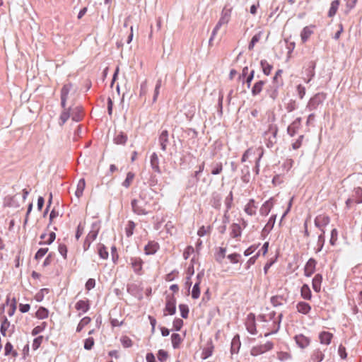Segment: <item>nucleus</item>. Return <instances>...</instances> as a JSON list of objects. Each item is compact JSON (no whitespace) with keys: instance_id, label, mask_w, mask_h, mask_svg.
I'll return each mask as SVG.
<instances>
[{"instance_id":"f257e3e1","label":"nucleus","mask_w":362,"mask_h":362,"mask_svg":"<svg viewBox=\"0 0 362 362\" xmlns=\"http://www.w3.org/2000/svg\"><path fill=\"white\" fill-rule=\"evenodd\" d=\"M278 131L279 128L277 125L271 124L269 125L267 130L264 132L263 136L265 138V144L267 148H272L276 143Z\"/></svg>"},{"instance_id":"f03ea898","label":"nucleus","mask_w":362,"mask_h":362,"mask_svg":"<svg viewBox=\"0 0 362 362\" xmlns=\"http://www.w3.org/2000/svg\"><path fill=\"white\" fill-rule=\"evenodd\" d=\"M139 199H133L131 202L132 211L137 215H146L148 211L146 209V202L144 201L143 194H139Z\"/></svg>"},{"instance_id":"7ed1b4c3","label":"nucleus","mask_w":362,"mask_h":362,"mask_svg":"<svg viewBox=\"0 0 362 362\" xmlns=\"http://www.w3.org/2000/svg\"><path fill=\"white\" fill-rule=\"evenodd\" d=\"M99 230V223L97 222L93 223L91 225V230L88 233L83 244L84 251H87L90 248L91 243L96 239Z\"/></svg>"},{"instance_id":"20e7f679","label":"nucleus","mask_w":362,"mask_h":362,"mask_svg":"<svg viewBox=\"0 0 362 362\" xmlns=\"http://www.w3.org/2000/svg\"><path fill=\"white\" fill-rule=\"evenodd\" d=\"M232 11L233 7L229 4H226L223 8L222 9L221 13V17L214 28H216L218 30H220L221 27L223 25L228 24L230 20Z\"/></svg>"},{"instance_id":"39448f33","label":"nucleus","mask_w":362,"mask_h":362,"mask_svg":"<svg viewBox=\"0 0 362 362\" xmlns=\"http://www.w3.org/2000/svg\"><path fill=\"white\" fill-rule=\"evenodd\" d=\"M327 98V94L320 92L315 94L308 101L306 109L310 111L316 110L319 105H322Z\"/></svg>"},{"instance_id":"423d86ee","label":"nucleus","mask_w":362,"mask_h":362,"mask_svg":"<svg viewBox=\"0 0 362 362\" xmlns=\"http://www.w3.org/2000/svg\"><path fill=\"white\" fill-rule=\"evenodd\" d=\"M164 316L173 315L176 313V298L174 295H168L165 299V306L163 310Z\"/></svg>"},{"instance_id":"0eeeda50","label":"nucleus","mask_w":362,"mask_h":362,"mask_svg":"<svg viewBox=\"0 0 362 362\" xmlns=\"http://www.w3.org/2000/svg\"><path fill=\"white\" fill-rule=\"evenodd\" d=\"M128 263L131 265L134 272L136 275L141 276L144 274L143 265L144 262L141 257H132L129 258Z\"/></svg>"},{"instance_id":"6e6552de","label":"nucleus","mask_w":362,"mask_h":362,"mask_svg":"<svg viewBox=\"0 0 362 362\" xmlns=\"http://www.w3.org/2000/svg\"><path fill=\"white\" fill-rule=\"evenodd\" d=\"M273 348V342L269 341L264 344L253 346L250 350V354L257 356L272 350Z\"/></svg>"},{"instance_id":"1a4fd4ad","label":"nucleus","mask_w":362,"mask_h":362,"mask_svg":"<svg viewBox=\"0 0 362 362\" xmlns=\"http://www.w3.org/2000/svg\"><path fill=\"white\" fill-rule=\"evenodd\" d=\"M72 83L71 82L64 84L62 89L60 93V98H61V107L63 110L69 109V107H66V100L68 99V95L70 92V90L72 88Z\"/></svg>"},{"instance_id":"9d476101","label":"nucleus","mask_w":362,"mask_h":362,"mask_svg":"<svg viewBox=\"0 0 362 362\" xmlns=\"http://www.w3.org/2000/svg\"><path fill=\"white\" fill-rule=\"evenodd\" d=\"M288 292H286L276 294L270 298V303L274 307H278L282 305L284 303H286L288 300Z\"/></svg>"},{"instance_id":"9b49d317","label":"nucleus","mask_w":362,"mask_h":362,"mask_svg":"<svg viewBox=\"0 0 362 362\" xmlns=\"http://www.w3.org/2000/svg\"><path fill=\"white\" fill-rule=\"evenodd\" d=\"M276 215L273 214L270 216L269 218L267 224L263 228L262 232H261V238L262 240H264L267 236L269 235V233L271 232V230L273 229L274 226L276 222Z\"/></svg>"},{"instance_id":"f8f14e48","label":"nucleus","mask_w":362,"mask_h":362,"mask_svg":"<svg viewBox=\"0 0 362 362\" xmlns=\"http://www.w3.org/2000/svg\"><path fill=\"white\" fill-rule=\"evenodd\" d=\"M317 262L314 258H310L304 267V275L310 277L315 272Z\"/></svg>"},{"instance_id":"ddd939ff","label":"nucleus","mask_w":362,"mask_h":362,"mask_svg":"<svg viewBox=\"0 0 362 362\" xmlns=\"http://www.w3.org/2000/svg\"><path fill=\"white\" fill-rule=\"evenodd\" d=\"M112 141L116 145L125 146L128 141V136L122 131H116Z\"/></svg>"},{"instance_id":"4468645a","label":"nucleus","mask_w":362,"mask_h":362,"mask_svg":"<svg viewBox=\"0 0 362 362\" xmlns=\"http://www.w3.org/2000/svg\"><path fill=\"white\" fill-rule=\"evenodd\" d=\"M221 200L222 195L219 192L215 191L211 194L209 204L214 209L220 210L221 206Z\"/></svg>"},{"instance_id":"2eb2a0df","label":"nucleus","mask_w":362,"mask_h":362,"mask_svg":"<svg viewBox=\"0 0 362 362\" xmlns=\"http://www.w3.org/2000/svg\"><path fill=\"white\" fill-rule=\"evenodd\" d=\"M329 222L330 218L325 215H319L316 216L314 220L315 226L320 230H325V227L327 226Z\"/></svg>"},{"instance_id":"dca6fc26","label":"nucleus","mask_w":362,"mask_h":362,"mask_svg":"<svg viewBox=\"0 0 362 362\" xmlns=\"http://www.w3.org/2000/svg\"><path fill=\"white\" fill-rule=\"evenodd\" d=\"M274 202L275 199L274 197H271L267 200L259 209L260 215L263 216H267L273 208Z\"/></svg>"},{"instance_id":"f3484780","label":"nucleus","mask_w":362,"mask_h":362,"mask_svg":"<svg viewBox=\"0 0 362 362\" xmlns=\"http://www.w3.org/2000/svg\"><path fill=\"white\" fill-rule=\"evenodd\" d=\"M296 344L301 349H305L310 344L311 340L309 337L303 334H297L294 337Z\"/></svg>"},{"instance_id":"a211bd4d","label":"nucleus","mask_w":362,"mask_h":362,"mask_svg":"<svg viewBox=\"0 0 362 362\" xmlns=\"http://www.w3.org/2000/svg\"><path fill=\"white\" fill-rule=\"evenodd\" d=\"M301 117H297L288 127L287 133L290 136H294L301 127Z\"/></svg>"},{"instance_id":"6ab92c4d","label":"nucleus","mask_w":362,"mask_h":362,"mask_svg":"<svg viewBox=\"0 0 362 362\" xmlns=\"http://www.w3.org/2000/svg\"><path fill=\"white\" fill-rule=\"evenodd\" d=\"M159 249L160 245L157 242L150 240L144 247V253L146 255H152L156 254Z\"/></svg>"},{"instance_id":"aec40b11","label":"nucleus","mask_w":362,"mask_h":362,"mask_svg":"<svg viewBox=\"0 0 362 362\" xmlns=\"http://www.w3.org/2000/svg\"><path fill=\"white\" fill-rule=\"evenodd\" d=\"M283 84L284 83H277L270 85L267 89V93L269 98L274 100H276L279 95V89Z\"/></svg>"},{"instance_id":"412c9836","label":"nucleus","mask_w":362,"mask_h":362,"mask_svg":"<svg viewBox=\"0 0 362 362\" xmlns=\"http://www.w3.org/2000/svg\"><path fill=\"white\" fill-rule=\"evenodd\" d=\"M83 108L81 105L74 107H71V117L72 120L77 122L81 121L83 117Z\"/></svg>"},{"instance_id":"4be33fe9","label":"nucleus","mask_w":362,"mask_h":362,"mask_svg":"<svg viewBox=\"0 0 362 362\" xmlns=\"http://www.w3.org/2000/svg\"><path fill=\"white\" fill-rule=\"evenodd\" d=\"M241 346V342L240 339V335L236 334L233 338L232 339L230 344V354L232 355L236 354L239 352V350Z\"/></svg>"},{"instance_id":"5701e85b","label":"nucleus","mask_w":362,"mask_h":362,"mask_svg":"<svg viewBox=\"0 0 362 362\" xmlns=\"http://www.w3.org/2000/svg\"><path fill=\"white\" fill-rule=\"evenodd\" d=\"M168 135V131L166 129L163 130L159 135L158 141L160 146V148L163 151H166L167 146L169 143Z\"/></svg>"},{"instance_id":"b1692460","label":"nucleus","mask_w":362,"mask_h":362,"mask_svg":"<svg viewBox=\"0 0 362 362\" xmlns=\"http://www.w3.org/2000/svg\"><path fill=\"white\" fill-rule=\"evenodd\" d=\"M150 164L152 170L158 173L161 174V170L159 165V158L156 153H153L150 157Z\"/></svg>"},{"instance_id":"393cba45","label":"nucleus","mask_w":362,"mask_h":362,"mask_svg":"<svg viewBox=\"0 0 362 362\" xmlns=\"http://www.w3.org/2000/svg\"><path fill=\"white\" fill-rule=\"evenodd\" d=\"M248 322L246 325V328L248 332L252 334L257 333L256 325H255V315L253 313H250L247 315Z\"/></svg>"},{"instance_id":"a878e982","label":"nucleus","mask_w":362,"mask_h":362,"mask_svg":"<svg viewBox=\"0 0 362 362\" xmlns=\"http://www.w3.org/2000/svg\"><path fill=\"white\" fill-rule=\"evenodd\" d=\"M315 68H316V62L310 61L308 63V67L305 70L306 76L308 79L305 81L306 83H309L315 76Z\"/></svg>"},{"instance_id":"bb28decb","label":"nucleus","mask_w":362,"mask_h":362,"mask_svg":"<svg viewBox=\"0 0 362 362\" xmlns=\"http://www.w3.org/2000/svg\"><path fill=\"white\" fill-rule=\"evenodd\" d=\"M209 168L211 170L210 173L211 175H218L222 173L223 169V165L221 162L214 161L209 165Z\"/></svg>"},{"instance_id":"cd10ccee","label":"nucleus","mask_w":362,"mask_h":362,"mask_svg":"<svg viewBox=\"0 0 362 362\" xmlns=\"http://www.w3.org/2000/svg\"><path fill=\"white\" fill-rule=\"evenodd\" d=\"M333 338V334L327 331H322L319 334L320 342L322 344L329 345Z\"/></svg>"},{"instance_id":"c85d7f7f","label":"nucleus","mask_w":362,"mask_h":362,"mask_svg":"<svg viewBox=\"0 0 362 362\" xmlns=\"http://www.w3.org/2000/svg\"><path fill=\"white\" fill-rule=\"evenodd\" d=\"M257 206L255 204L254 199H250L248 203L245 205L244 211L249 216H254L256 214V209Z\"/></svg>"},{"instance_id":"c756f323","label":"nucleus","mask_w":362,"mask_h":362,"mask_svg":"<svg viewBox=\"0 0 362 362\" xmlns=\"http://www.w3.org/2000/svg\"><path fill=\"white\" fill-rule=\"evenodd\" d=\"M214 346L211 339L207 341L206 346L203 349L202 358L206 359L210 357L214 351Z\"/></svg>"},{"instance_id":"7c9ffc66","label":"nucleus","mask_w":362,"mask_h":362,"mask_svg":"<svg viewBox=\"0 0 362 362\" xmlns=\"http://www.w3.org/2000/svg\"><path fill=\"white\" fill-rule=\"evenodd\" d=\"M297 311L303 315H308L311 310V306L309 303L300 301L296 305Z\"/></svg>"},{"instance_id":"2f4dec72","label":"nucleus","mask_w":362,"mask_h":362,"mask_svg":"<svg viewBox=\"0 0 362 362\" xmlns=\"http://www.w3.org/2000/svg\"><path fill=\"white\" fill-rule=\"evenodd\" d=\"M241 180L243 182L247 184L250 182V167L247 165H244L240 170Z\"/></svg>"},{"instance_id":"473e14b6","label":"nucleus","mask_w":362,"mask_h":362,"mask_svg":"<svg viewBox=\"0 0 362 362\" xmlns=\"http://www.w3.org/2000/svg\"><path fill=\"white\" fill-rule=\"evenodd\" d=\"M322 282V275L320 274H315L312 281V286H313V290L316 293L320 292Z\"/></svg>"},{"instance_id":"72a5a7b5","label":"nucleus","mask_w":362,"mask_h":362,"mask_svg":"<svg viewBox=\"0 0 362 362\" xmlns=\"http://www.w3.org/2000/svg\"><path fill=\"white\" fill-rule=\"evenodd\" d=\"M75 308L77 310H81L83 313L88 312L90 309V300L88 299L78 300L75 305Z\"/></svg>"},{"instance_id":"f704fd0d","label":"nucleus","mask_w":362,"mask_h":362,"mask_svg":"<svg viewBox=\"0 0 362 362\" xmlns=\"http://www.w3.org/2000/svg\"><path fill=\"white\" fill-rule=\"evenodd\" d=\"M231 231L230 233V235L233 238H238L241 236L242 234V227L240 224L233 223L230 226Z\"/></svg>"},{"instance_id":"c9c22d12","label":"nucleus","mask_w":362,"mask_h":362,"mask_svg":"<svg viewBox=\"0 0 362 362\" xmlns=\"http://www.w3.org/2000/svg\"><path fill=\"white\" fill-rule=\"evenodd\" d=\"M11 327L10 322L8 321L6 316L3 315L1 317V327H0V332L1 334L5 337L6 335V332L8 328Z\"/></svg>"},{"instance_id":"e433bc0d","label":"nucleus","mask_w":362,"mask_h":362,"mask_svg":"<svg viewBox=\"0 0 362 362\" xmlns=\"http://www.w3.org/2000/svg\"><path fill=\"white\" fill-rule=\"evenodd\" d=\"M265 83L266 81L262 80H259L255 82L251 89L252 95L253 96L259 95L262 90L263 86H264Z\"/></svg>"},{"instance_id":"4c0bfd02","label":"nucleus","mask_w":362,"mask_h":362,"mask_svg":"<svg viewBox=\"0 0 362 362\" xmlns=\"http://www.w3.org/2000/svg\"><path fill=\"white\" fill-rule=\"evenodd\" d=\"M324 358L325 354L320 349H315L310 355V360L313 362H321Z\"/></svg>"},{"instance_id":"58836bf2","label":"nucleus","mask_w":362,"mask_h":362,"mask_svg":"<svg viewBox=\"0 0 362 362\" xmlns=\"http://www.w3.org/2000/svg\"><path fill=\"white\" fill-rule=\"evenodd\" d=\"M71 107H69L67 110H62L59 119V124L60 126H63L69 119V117H71Z\"/></svg>"},{"instance_id":"ea45409f","label":"nucleus","mask_w":362,"mask_h":362,"mask_svg":"<svg viewBox=\"0 0 362 362\" xmlns=\"http://www.w3.org/2000/svg\"><path fill=\"white\" fill-rule=\"evenodd\" d=\"M98 254L99 257L103 259H107L109 253L107 252L106 246L103 243H98L97 245Z\"/></svg>"},{"instance_id":"a19ab883","label":"nucleus","mask_w":362,"mask_h":362,"mask_svg":"<svg viewBox=\"0 0 362 362\" xmlns=\"http://www.w3.org/2000/svg\"><path fill=\"white\" fill-rule=\"evenodd\" d=\"M339 4H340L339 0H334L331 2L330 8H329L328 13H327L328 17L332 18L336 15L337 10L339 8Z\"/></svg>"},{"instance_id":"79ce46f5","label":"nucleus","mask_w":362,"mask_h":362,"mask_svg":"<svg viewBox=\"0 0 362 362\" xmlns=\"http://www.w3.org/2000/svg\"><path fill=\"white\" fill-rule=\"evenodd\" d=\"M300 296L305 300H310L312 298V293L308 284H303L300 288Z\"/></svg>"},{"instance_id":"37998d69","label":"nucleus","mask_w":362,"mask_h":362,"mask_svg":"<svg viewBox=\"0 0 362 362\" xmlns=\"http://www.w3.org/2000/svg\"><path fill=\"white\" fill-rule=\"evenodd\" d=\"M320 231H321V234L318 235V238H317V248L315 250L316 253L320 252L322 250L325 243V230H322Z\"/></svg>"},{"instance_id":"c03bdc74","label":"nucleus","mask_w":362,"mask_h":362,"mask_svg":"<svg viewBox=\"0 0 362 362\" xmlns=\"http://www.w3.org/2000/svg\"><path fill=\"white\" fill-rule=\"evenodd\" d=\"M260 66L262 69L264 74L269 76L273 69V66L268 63L266 59H262L260 61Z\"/></svg>"},{"instance_id":"a18cd8bd","label":"nucleus","mask_w":362,"mask_h":362,"mask_svg":"<svg viewBox=\"0 0 362 362\" xmlns=\"http://www.w3.org/2000/svg\"><path fill=\"white\" fill-rule=\"evenodd\" d=\"M313 33L311 28L309 26H305L303 28L300 33V37L303 42H307L310 35Z\"/></svg>"},{"instance_id":"49530a36","label":"nucleus","mask_w":362,"mask_h":362,"mask_svg":"<svg viewBox=\"0 0 362 362\" xmlns=\"http://www.w3.org/2000/svg\"><path fill=\"white\" fill-rule=\"evenodd\" d=\"M182 339L180 335L177 333H173L171 335V341L173 349H176L180 348V344L182 341Z\"/></svg>"},{"instance_id":"de8ad7c7","label":"nucleus","mask_w":362,"mask_h":362,"mask_svg":"<svg viewBox=\"0 0 362 362\" xmlns=\"http://www.w3.org/2000/svg\"><path fill=\"white\" fill-rule=\"evenodd\" d=\"M49 315V310L45 307L40 306L35 313V317L37 319L43 320L47 318Z\"/></svg>"},{"instance_id":"09e8293b","label":"nucleus","mask_w":362,"mask_h":362,"mask_svg":"<svg viewBox=\"0 0 362 362\" xmlns=\"http://www.w3.org/2000/svg\"><path fill=\"white\" fill-rule=\"evenodd\" d=\"M85 187H86L85 180L83 178H81L78 182L77 188L75 192V195L78 198H80L83 195V192L85 189Z\"/></svg>"},{"instance_id":"8fccbe9b","label":"nucleus","mask_w":362,"mask_h":362,"mask_svg":"<svg viewBox=\"0 0 362 362\" xmlns=\"http://www.w3.org/2000/svg\"><path fill=\"white\" fill-rule=\"evenodd\" d=\"M226 248L220 247L215 254V259L218 263H222L223 259L226 257Z\"/></svg>"},{"instance_id":"3c124183","label":"nucleus","mask_w":362,"mask_h":362,"mask_svg":"<svg viewBox=\"0 0 362 362\" xmlns=\"http://www.w3.org/2000/svg\"><path fill=\"white\" fill-rule=\"evenodd\" d=\"M136 223L133 221H129L125 228V233L127 237L129 238L134 234Z\"/></svg>"},{"instance_id":"603ef678","label":"nucleus","mask_w":362,"mask_h":362,"mask_svg":"<svg viewBox=\"0 0 362 362\" xmlns=\"http://www.w3.org/2000/svg\"><path fill=\"white\" fill-rule=\"evenodd\" d=\"M135 174L133 172H128L126 179L122 182V186L125 188H129L134 179Z\"/></svg>"},{"instance_id":"864d4df0","label":"nucleus","mask_w":362,"mask_h":362,"mask_svg":"<svg viewBox=\"0 0 362 362\" xmlns=\"http://www.w3.org/2000/svg\"><path fill=\"white\" fill-rule=\"evenodd\" d=\"M90 321H91V319L89 317L86 316V317H83L80 320L79 323L77 325L76 332H80L83 329V327L85 326H86L87 325H88L90 322Z\"/></svg>"},{"instance_id":"5fc2aeb1","label":"nucleus","mask_w":362,"mask_h":362,"mask_svg":"<svg viewBox=\"0 0 362 362\" xmlns=\"http://www.w3.org/2000/svg\"><path fill=\"white\" fill-rule=\"evenodd\" d=\"M233 201V192L230 191L224 200L226 210L229 211L232 208Z\"/></svg>"},{"instance_id":"6e6d98bb","label":"nucleus","mask_w":362,"mask_h":362,"mask_svg":"<svg viewBox=\"0 0 362 362\" xmlns=\"http://www.w3.org/2000/svg\"><path fill=\"white\" fill-rule=\"evenodd\" d=\"M354 193L353 196L356 198L355 202L358 204H362V188L360 187L354 188Z\"/></svg>"},{"instance_id":"4d7b16f0","label":"nucleus","mask_w":362,"mask_h":362,"mask_svg":"<svg viewBox=\"0 0 362 362\" xmlns=\"http://www.w3.org/2000/svg\"><path fill=\"white\" fill-rule=\"evenodd\" d=\"M47 324L46 322H42L40 325H37L33 329V330L31 332V334L33 336L37 335L38 334H40V332H42V331H44L45 329V328L47 327Z\"/></svg>"},{"instance_id":"13d9d810","label":"nucleus","mask_w":362,"mask_h":362,"mask_svg":"<svg viewBox=\"0 0 362 362\" xmlns=\"http://www.w3.org/2000/svg\"><path fill=\"white\" fill-rule=\"evenodd\" d=\"M199 285H200V281H197L193 288H192V298L193 299H197L199 298V296H200V287H199Z\"/></svg>"},{"instance_id":"bf43d9fd","label":"nucleus","mask_w":362,"mask_h":362,"mask_svg":"<svg viewBox=\"0 0 362 362\" xmlns=\"http://www.w3.org/2000/svg\"><path fill=\"white\" fill-rule=\"evenodd\" d=\"M223 89L218 91V112L220 115L223 114Z\"/></svg>"},{"instance_id":"052dcab7","label":"nucleus","mask_w":362,"mask_h":362,"mask_svg":"<svg viewBox=\"0 0 362 362\" xmlns=\"http://www.w3.org/2000/svg\"><path fill=\"white\" fill-rule=\"evenodd\" d=\"M358 0H346V8L344 10V13L346 15L349 14V12L355 8Z\"/></svg>"},{"instance_id":"680f3d73","label":"nucleus","mask_w":362,"mask_h":362,"mask_svg":"<svg viewBox=\"0 0 362 362\" xmlns=\"http://www.w3.org/2000/svg\"><path fill=\"white\" fill-rule=\"evenodd\" d=\"M179 309L180 311V315L182 318L187 319L189 315V307L187 304H180Z\"/></svg>"},{"instance_id":"e2e57ef3","label":"nucleus","mask_w":362,"mask_h":362,"mask_svg":"<svg viewBox=\"0 0 362 362\" xmlns=\"http://www.w3.org/2000/svg\"><path fill=\"white\" fill-rule=\"evenodd\" d=\"M49 292V288H42L40 289L35 296V299L37 302H41L44 299L45 293H48Z\"/></svg>"},{"instance_id":"0e129e2a","label":"nucleus","mask_w":362,"mask_h":362,"mask_svg":"<svg viewBox=\"0 0 362 362\" xmlns=\"http://www.w3.org/2000/svg\"><path fill=\"white\" fill-rule=\"evenodd\" d=\"M298 108V104L293 99L289 100L288 103L286 105V110L288 112H291Z\"/></svg>"},{"instance_id":"69168bd1","label":"nucleus","mask_w":362,"mask_h":362,"mask_svg":"<svg viewBox=\"0 0 362 362\" xmlns=\"http://www.w3.org/2000/svg\"><path fill=\"white\" fill-rule=\"evenodd\" d=\"M120 341L124 348H129L133 345L132 340L127 336H122Z\"/></svg>"},{"instance_id":"338daca9","label":"nucleus","mask_w":362,"mask_h":362,"mask_svg":"<svg viewBox=\"0 0 362 362\" xmlns=\"http://www.w3.org/2000/svg\"><path fill=\"white\" fill-rule=\"evenodd\" d=\"M49 249L47 247H41L40 248L35 255L34 259L37 261L41 259L48 252Z\"/></svg>"},{"instance_id":"774afa93","label":"nucleus","mask_w":362,"mask_h":362,"mask_svg":"<svg viewBox=\"0 0 362 362\" xmlns=\"http://www.w3.org/2000/svg\"><path fill=\"white\" fill-rule=\"evenodd\" d=\"M183 325H184V322L182 319L180 318H175L173 322V329L178 332V331H180L182 327H183Z\"/></svg>"}]
</instances>
